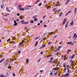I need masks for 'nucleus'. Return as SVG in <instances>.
<instances>
[{"label": "nucleus", "instance_id": "nucleus-1", "mask_svg": "<svg viewBox=\"0 0 77 77\" xmlns=\"http://www.w3.org/2000/svg\"><path fill=\"white\" fill-rule=\"evenodd\" d=\"M66 69H67V73H66L64 75H63V77H68V76H69V73H70V72H71V69H70V67H69V65H66V67L64 69V71H65L66 70Z\"/></svg>", "mask_w": 77, "mask_h": 77}, {"label": "nucleus", "instance_id": "nucleus-11", "mask_svg": "<svg viewBox=\"0 0 77 77\" xmlns=\"http://www.w3.org/2000/svg\"><path fill=\"white\" fill-rule=\"evenodd\" d=\"M62 14H63V13L62 12H61V13L59 15V16L60 17H62Z\"/></svg>", "mask_w": 77, "mask_h": 77}, {"label": "nucleus", "instance_id": "nucleus-54", "mask_svg": "<svg viewBox=\"0 0 77 77\" xmlns=\"http://www.w3.org/2000/svg\"><path fill=\"white\" fill-rule=\"evenodd\" d=\"M40 23H38L37 25L38 26H40Z\"/></svg>", "mask_w": 77, "mask_h": 77}, {"label": "nucleus", "instance_id": "nucleus-59", "mask_svg": "<svg viewBox=\"0 0 77 77\" xmlns=\"http://www.w3.org/2000/svg\"><path fill=\"white\" fill-rule=\"evenodd\" d=\"M57 4H59V3H60V2H57Z\"/></svg>", "mask_w": 77, "mask_h": 77}, {"label": "nucleus", "instance_id": "nucleus-50", "mask_svg": "<svg viewBox=\"0 0 77 77\" xmlns=\"http://www.w3.org/2000/svg\"><path fill=\"white\" fill-rule=\"evenodd\" d=\"M75 43V42H74L73 43H72L71 44V45H73L74 44V43Z\"/></svg>", "mask_w": 77, "mask_h": 77}, {"label": "nucleus", "instance_id": "nucleus-7", "mask_svg": "<svg viewBox=\"0 0 77 77\" xmlns=\"http://www.w3.org/2000/svg\"><path fill=\"white\" fill-rule=\"evenodd\" d=\"M44 47H45V45H43L42 46H41L39 49H41V48H44Z\"/></svg>", "mask_w": 77, "mask_h": 77}, {"label": "nucleus", "instance_id": "nucleus-9", "mask_svg": "<svg viewBox=\"0 0 77 77\" xmlns=\"http://www.w3.org/2000/svg\"><path fill=\"white\" fill-rule=\"evenodd\" d=\"M76 33H75L74 34V36L73 37V38H76L77 37V35H76Z\"/></svg>", "mask_w": 77, "mask_h": 77}, {"label": "nucleus", "instance_id": "nucleus-64", "mask_svg": "<svg viewBox=\"0 0 77 77\" xmlns=\"http://www.w3.org/2000/svg\"><path fill=\"white\" fill-rule=\"evenodd\" d=\"M14 23H16V21L15 20H14Z\"/></svg>", "mask_w": 77, "mask_h": 77}, {"label": "nucleus", "instance_id": "nucleus-3", "mask_svg": "<svg viewBox=\"0 0 77 77\" xmlns=\"http://www.w3.org/2000/svg\"><path fill=\"white\" fill-rule=\"evenodd\" d=\"M6 10L7 11V12H11V10H9V9H8V7H6Z\"/></svg>", "mask_w": 77, "mask_h": 77}, {"label": "nucleus", "instance_id": "nucleus-13", "mask_svg": "<svg viewBox=\"0 0 77 77\" xmlns=\"http://www.w3.org/2000/svg\"><path fill=\"white\" fill-rule=\"evenodd\" d=\"M4 4H3L2 5H1V9H3V7H4Z\"/></svg>", "mask_w": 77, "mask_h": 77}, {"label": "nucleus", "instance_id": "nucleus-61", "mask_svg": "<svg viewBox=\"0 0 77 77\" xmlns=\"http://www.w3.org/2000/svg\"><path fill=\"white\" fill-rule=\"evenodd\" d=\"M43 40H45V39H44V38H43L42 40H41V42H42V41H43Z\"/></svg>", "mask_w": 77, "mask_h": 77}, {"label": "nucleus", "instance_id": "nucleus-60", "mask_svg": "<svg viewBox=\"0 0 77 77\" xmlns=\"http://www.w3.org/2000/svg\"><path fill=\"white\" fill-rule=\"evenodd\" d=\"M75 56V54H73V55L72 56L74 57V56Z\"/></svg>", "mask_w": 77, "mask_h": 77}, {"label": "nucleus", "instance_id": "nucleus-34", "mask_svg": "<svg viewBox=\"0 0 77 77\" xmlns=\"http://www.w3.org/2000/svg\"><path fill=\"white\" fill-rule=\"evenodd\" d=\"M5 76L3 75L2 74L1 76H0V77H5Z\"/></svg>", "mask_w": 77, "mask_h": 77}, {"label": "nucleus", "instance_id": "nucleus-58", "mask_svg": "<svg viewBox=\"0 0 77 77\" xmlns=\"http://www.w3.org/2000/svg\"><path fill=\"white\" fill-rule=\"evenodd\" d=\"M38 38H39L38 37H36L35 38V39H38Z\"/></svg>", "mask_w": 77, "mask_h": 77}, {"label": "nucleus", "instance_id": "nucleus-33", "mask_svg": "<svg viewBox=\"0 0 77 77\" xmlns=\"http://www.w3.org/2000/svg\"><path fill=\"white\" fill-rule=\"evenodd\" d=\"M46 14L43 17V19H44V18H45V17H46Z\"/></svg>", "mask_w": 77, "mask_h": 77}, {"label": "nucleus", "instance_id": "nucleus-5", "mask_svg": "<svg viewBox=\"0 0 77 77\" xmlns=\"http://www.w3.org/2000/svg\"><path fill=\"white\" fill-rule=\"evenodd\" d=\"M54 75L55 77L57 76V71H56L54 73Z\"/></svg>", "mask_w": 77, "mask_h": 77}, {"label": "nucleus", "instance_id": "nucleus-37", "mask_svg": "<svg viewBox=\"0 0 77 77\" xmlns=\"http://www.w3.org/2000/svg\"><path fill=\"white\" fill-rule=\"evenodd\" d=\"M29 58H27L26 59V61L27 62H29Z\"/></svg>", "mask_w": 77, "mask_h": 77}, {"label": "nucleus", "instance_id": "nucleus-18", "mask_svg": "<svg viewBox=\"0 0 77 77\" xmlns=\"http://www.w3.org/2000/svg\"><path fill=\"white\" fill-rule=\"evenodd\" d=\"M38 42L37 41L35 44V46H37V45H38Z\"/></svg>", "mask_w": 77, "mask_h": 77}, {"label": "nucleus", "instance_id": "nucleus-16", "mask_svg": "<svg viewBox=\"0 0 77 77\" xmlns=\"http://www.w3.org/2000/svg\"><path fill=\"white\" fill-rule=\"evenodd\" d=\"M8 15H9V14L8 13L4 15V17H8Z\"/></svg>", "mask_w": 77, "mask_h": 77}, {"label": "nucleus", "instance_id": "nucleus-44", "mask_svg": "<svg viewBox=\"0 0 77 77\" xmlns=\"http://www.w3.org/2000/svg\"><path fill=\"white\" fill-rule=\"evenodd\" d=\"M24 21V20H23L20 22V23H23Z\"/></svg>", "mask_w": 77, "mask_h": 77}, {"label": "nucleus", "instance_id": "nucleus-6", "mask_svg": "<svg viewBox=\"0 0 77 77\" xmlns=\"http://www.w3.org/2000/svg\"><path fill=\"white\" fill-rule=\"evenodd\" d=\"M63 21V25H64V24H65V23H66V19H65Z\"/></svg>", "mask_w": 77, "mask_h": 77}, {"label": "nucleus", "instance_id": "nucleus-21", "mask_svg": "<svg viewBox=\"0 0 77 77\" xmlns=\"http://www.w3.org/2000/svg\"><path fill=\"white\" fill-rule=\"evenodd\" d=\"M28 23H29V22H24V23H22V24H28Z\"/></svg>", "mask_w": 77, "mask_h": 77}, {"label": "nucleus", "instance_id": "nucleus-36", "mask_svg": "<svg viewBox=\"0 0 77 77\" xmlns=\"http://www.w3.org/2000/svg\"><path fill=\"white\" fill-rule=\"evenodd\" d=\"M68 27V23L66 24V25L65 26V27H66H66Z\"/></svg>", "mask_w": 77, "mask_h": 77}, {"label": "nucleus", "instance_id": "nucleus-32", "mask_svg": "<svg viewBox=\"0 0 77 77\" xmlns=\"http://www.w3.org/2000/svg\"><path fill=\"white\" fill-rule=\"evenodd\" d=\"M76 11H77V8H75L74 10L75 13H76Z\"/></svg>", "mask_w": 77, "mask_h": 77}, {"label": "nucleus", "instance_id": "nucleus-31", "mask_svg": "<svg viewBox=\"0 0 77 77\" xmlns=\"http://www.w3.org/2000/svg\"><path fill=\"white\" fill-rule=\"evenodd\" d=\"M51 44V42H49L48 43V45H50V44Z\"/></svg>", "mask_w": 77, "mask_h": 77}, {"label": "nucleus", "instance_id": "nucleus-47", "mask_svg": "<svg viewBox=\"0 0 77 77\" xmlns=\"http://www.w3.org/2000/svg\"><path fill=\"white\" fill-rule=\"evenodd\" d=\"M58 4H56V5H55V6L56 7L57 6H58Z\"/></svg>", "mask_w": 77, "mask_h": 77}, {"label": "nucleus", "instance_id": "nucleus-24", "mask_svg": "<svg viewBox=\"0 0 77 77\" xmlns=\"http://www.w3.org/2000/svg\"><path fill=\"white\" fill-rule=\"evenodd\" d=\"M8 69H11V67L10 66H8Z\"/></svg>", "mask_w": 77, "mask_h": 77}, {"label": "nucleus", "instance_id": "nucleus-52", "mask_svg": "<svg viewBox=\"0 0 77 77\" xmlns=\"http://www.w3.org/2000/svg\"><path fill=\"white\" fill-rule=\"evenodd\" d=\"M71 11H69L68 12V14H69V13H71Z\"/></svg>", "mask_w": 77, "mask_h": 77}, {"label": "nucleus", "instance_id": "nucleus-10", "mask_svg": "<svg viewBox=\"0 0 77 77\" xmlns=\"http://www.w3.org/2000/svg\"><path fill=\"white\" fill-rule=\"evenodd\" d=\"M26 10H29V5L26 8Z\"/></svg>", "mask_w": 77, "mask_h": 77}, {"label": "nucleus", "instance_id": "nucleus-12", "mask_svg": "<svg viewBox=\"0 0 77 77\" xmlns=\"http://www.w3.org/2000/svg\"><path fill=\"white\" fill-rule=\"evenodd\" d=\"M5 58H4L2 60H0V63H2V62L5 60Z\"/></svg>", "mask_w": 77, "mask_h": 77}, {"label": "nucleus", "instance_id": "nucleus-51", "mask_svg": "<svg viewBox=\"0 0 77 77\" xmlns=\"http://www.w3.org/2000/svg\"><path fill=\"white\" fill-rule=\"evenodd\" d=\"M40 54L42 55V54H43V52L41 51L40 53Z\"/></svg>", "mask_w": 77, "mask_h": 77}, {"label": "nucleus", "instance_id": "nucleus-39", "mask_svg": "<svg viewBox=\"0 0 77 77\" xmlns=\"http://www.w3.org/2000/svg\"><path fill=\"white\" fill-rule=\"evenodd\" d=\"M41 58L39 59L38 60V62H40V60H41Z\"/></svg>", "mask_w": 77, "mask_h": 77}, {"label": "nucleus", "instance_id": "nucleus-20", "mask_svg": "<svg viewBox=\"0 0 77 77\" xmlns=\"http://www.w3.org/2000/svg\"><path fill=\"white\" fill-rule=\"evenodd\" d=\"M73 23H74V22L73 21H72V22L70 23V25L72 26Z\"/></svg>", "mask_w": 77, "mask_h": 77}, {"label": "nucleus", "instance_id": "nucleus-43", "mask_svg": "<svg viewBox=\"0 0 77 77\" xmlns=\"http://www.w3.org/2000/svg\"><path fill=\"white\" fill-rule=\"evenodd\" d=\"M71 51V50H68L67 51L68 52H70Z\"/></svg>", "mask_w": 77, "mask_h": 77}, {"label": "nucleus", "instance_id": "nucleus-62", "mask_svg": "<svg viewBox=\"0 0 77 77\" xmlns=\"http://www.w3.org/2000/svg\"><path fill=\"white\" fill-rule=\"evenodd\" d=\"M44 27H47V25H45L44 26Z\"/></svg>", "mask_w": 77, "mask_h": 77}, {"label": "nucleus", "instance_id": "nucleus-35", "mask_svg": "<svg viewBox=\"0 0 77 77\" xmlns=\"http://www.w3.org/2000/svg\"><path fill=\"white\" fill-rule=\"evenodd\" d=\"M24 18V16H21V19H23Z\"/></svg>", "mask_w": 77, "mask_h": 77}, {"label": "nucleus", "instance_id": "nucleus-53", "mask_svg": "<svg viewBox=\"0 0 77 77\" xmlns=\"http://www.w3.org/2000/svg\"><path fill=\"white\" fill-rule=\"evenodd\" d=\"M13 76H15V73H13Z\"/></svg>", "mask_w": 77, "mask_h": 77}, {"label": "nucleus", "instance_id": "nucleus-45", "mask_svg": "<svg viewBox=\"0 0 77 77\" xmlns=\"http://www.w3.org/2000/svg\"><path fill=\"white\" fill-rule=\"evenodd\" d=\"M73 57H74L72 56V57H70V58H71V59H73Z\"/></svg>", "mask_w": 77, "mask_h": 77}, {"label": "nucleus", "instance_id": "nucleus-46", "mask_svg": "<svg viewBox=\"0 0 77 77\" xmlns=\"http://www.w3.org/2000/svg\"><path fill=\"white\" fill-rule=\"evenodd\" d=\"M20 14L19 13L17 14V16H20Z\"/></svg>", "mask_w": 77, "mask_h": 77}, {"label": "nucleus", "instance_id": "nucleus-41", "mask_svg": "<svg viewBox=\"0 0 77 77\" xmlns=\"http://www.w3.org/2000/svg\"><path fill=\"white\" fill-rule=\"evenodd\" d=\"M42 5V3H40L38 5L39 6H41Z\"/></svg>", "mask_w": 77, "mask_h": 77}, {"label": "nucleus", "instance_id": "nucleus-30", "mask_svg": "<svg viewBox=\"0 0 77 77\" xmlns=\"http://www.w3.org/2000/svg\"><path fill=\"white\" fill-rule=\"evenodd\" d=\"M61 48V46H59V47L58 48V49L59 50H60Z\"/></svg>", "mask_w": 77, "mask_h": 77}, {"label": "nucleus", "instance_id": "nucleus-15", "mask_svg": "<svg viewBox=\"0 0 77 77\" xmlns=\"http://www.w3.org/2000/svg\"><path fill=\"white\" fill-rule=\"evenodd\" d=\"M66 64H65V63H63V67L64 68H65V66H66Z\"/></svg>", "mask_w": 77, "mask_h": 77}, {"label": "nucleus", "instance_id": "nucleus-22", "mask_svg": "<svg viewBox=\"0 0 77 77\" xmlns=\"http://www.w3.org/2000/svg\"><path fill=\"white\" fill-rule=\"evenodd\" d=\"M39 1H37L34 3V5H36V4H37L38 2H39Z\"/></svg>", "mask_w": 77, "mask_h": 77}, {"label": "nucleus", "instance_id": "nucleus-8", "mask_svg": "<svg viewBox=\"0 0 77 77\" xmlns=\"http://www.w3.org/2000/svg\"><path fill=\"white\" fill-rule=\"evenodd\" d=\"M64 57L65 58V59H67L68 58V57L67 55H66V56H64Z\"/></svg>", "mask_w": 77, "mask_h": 77}, {"label": "nucleus", "instance_id": "nucleus-27", "mask_svg": "<svg viewBox=\"0 0 77 77\" xmlns=\"http://www.w3.org/2000/svg\"><path fill=\"white\" fill-rule=\"evenodd\" d=\"M73 42H68L67 43V44H72V43Z\"/></svg>", "mask_w": 77, "mask_h": 77}, {"label": "nucleus", "instance_id": "nucleus-48", "mask_svg": "<svg viewBox=\"0 0 77 77\" xmlns=\"http://www.w3.org/2000/svg\"><path fill=\"white\" fill-rule=\"evenodd\" d=\"M9 40H10V38H9L8 39L7 41V42H9Z\"/></svg>", "mask_w": 77, "mask_h": 77}, {"label": "nucleus", "instance_id": "nucleus-17", "mask_svg": "<svg viewBox=\"0 0 77 77\" xmlns=\"http://www.w3.org/2000/svg\"><path fill=\"white\" fill-rule=\"evenodd\" d=\"M21 8V5H18V8L19 9H20Z\"/></svg>", "mask_w": 77, "mask_h": 77}, {"label": "nucleus", "instance_id": "nucleus-42", "mask_svg": "<svg viewBox=\"0 0 77 77\" xmlns=\"http://www.w3.org/2000/svg\"><path fill=\"white\" fill-rule=\"evenodd\" d=\"M50 75H53V73L51 72L50 73Z\"/></svg>", "mask_w": 77, "mask_h": 77}, {"label": "nucleus", "instance_id": "nucleus-38", "mask_svg": "<svg viewBox=\"0 0 77 77\" xmlns=\"http://www.w3.org/2000/svg\"><path fill=\"white\" fill-rule=\"evenodd\" d=\"M17 23H14V26H17Z\"/></svg>", "mask_w": 77, "mask_h": 77}, {"label": "nucleus", "instance_id": "nucleus-63", "mask_svg": "<svg viewBox=\"0 0 77 77\" xmlns=\"http://www.w3.org/2000/svg\"><path fill=\"white\" fill-rule=\"evenodd\" d=\"M42 22H43V21H42V20H41V21H40V23H42Z\"/></svg>", "mask_w": 77, "mask_h": 77}, {"label": "nucleus", "instance_id": "nucleus-25", "mask_svg": "<svg viewBox=\"0 0 77 77\" xmlns=\"http://www.w3.org/2000/svg\"><path fill=\"white\" fill-rule=\"evenodd\" d=\"M70 62H71V63H72V62H73V61H72V60H71L70 61Z\"/></svg>", "mask_w": 77, "mask_h": 77}, {"label": "nucleus", "instance_id": "nucleus-4", "mask_svg": "<svg viewBox=\"0 0 77 77\" xmlns=\"http://www.w3.org/2000/svg\"><path fill=\"white\" fill-rule=\"evenodd\" d=\"M6 10L7 11V12H11V10H9V9H8V7H6Z\"/></svg>", "mask_w": 77, "mask_h": 77}, {"label": "nucleus", "instance_id": "nucleus-55", "mask_svg": "<svg viewBox=\"0 0 77 77\" xmlns=\"http://www.w3.org/2000/svg\"><path fill=\"white\" fill-rule=\"evenodd\" d=\"M59 49H58V48H57V49L56 51H59Z\"/></svg>", "mask_w": 77, "mask_h": 77}, {"label": "nucleus", "instance_id": "nucleus-29", "mask_svg": "<svg viewBox=\"0 0 77 77\" xmlns=\"http://www.w3.org/2000/svg\"><path fill=\"white\" fill-rule=\"evenodd\" d=\"M68 2H69L67 1L65 3V5H67L68 3Z\"/></svg>", "mask_w": 77, "mask_h": 77}, {"label": "nucleus", "instance_id": "nucleus-23", "mask_svg": "<svg viewBox=\"0 0 77 77\" xmlns=\"http://www.w3.org/2000/svg\"><path fill=\"white\" fill-rule=\"evenodd\" d=\"M19 10L20 11H24V8H20V9Z\"/></svg>", "mask_w": 77, "mask_h": 77}, {"label": "nucleus", "instance_id": "nucleus-19", "mask_svg": "<svg viewBox=\"0 0 77 77\" xmlns=\"http://www.w3.org/2000/svg\"><path fill=\"white\" fill-rule=\"evenodd\" d=\"M33 23H34V21H33V20H31V21H30V23H31V24Z\"/></svg>", "mask_w": 77, "mask_h": 77}, {"label": "nucleus", "instance_id": "nucleus-40", "mask_svg": "<svg viewBox=\"0 0 77 77\" xmlns=\"http://www.w3.org/2000/svg\"><path fill=\"white\" fill-rule=\"evenodd\" d=\"M13 42H14L13 41L10 42V43H11V44H14V43Z\"/></svg>", "mask_w": 77, "mask_h": 77}, {"label": "nucleus", "instance_id": "nucleus-56", "mask_svg": "<svg viewBox=\"0 0 77 77\" xmlns=\"http://www.w3.org/2000/svg\"><path fill=\"white\" fill-rule=\"evenodd\" d=\"M55 10H56V8H54L53 9V11H55Z\"/></svg>", "mask_w": 77, "mask_h": 77}, {"label": "nucleus", "instance_id": "nucleus-28", "mask_svg": "<svg viewBox=\"0 0 77 77\" xmlns=\"http://www.w3.org/2000/svg\"><path fill=\"white\" fill-rule=\"evenodd\" d=\"M34 20L35 21H38V19L35 18L34 19Z\"/></svg>", "mask_w": 77, "mask_h": 77}, {"label": "nucleus", "instance_id": "nucleus-26", "mask_svg": "<svg viewBox=\"0 0 77 77\" xmlns=\"http://www.w3.org/2000/svg\"><path fill=\"white\" fill-rule=\"evenodd\" d=\"M53 59H54V58H53V57H51V60H50V61H49V62H51V60H53Z\"/></svg>", "mask_w": 77, "mask_h": 77}, {"label": "nucleus", "instance_id": "nucleus-57", "mask_svg": "<svg viewBox=\"0 0 77 77\" xmlns=\"http://www.w3.org/2000/svg\"><path fill=\"white\" fill-rule=\"evenodd\" d=\"M53 33V32H50L49 33V34H50V35H52Z\"/></svg>", "mask_w": 77, "mask_h": 77}, {"label": "nucleus", "instance_id": "nucleus-49", "mask_svg": "<svg viewBox=\"0 0 77 77\" xmlns=\"http://www.w3.org/2000/svg\"><path fill=\"white\" fill-rule=\"evenodd\" d=\"M21 53V51H19L18 52V54H20V53Z\"/></svg>", "mask_w": 77, "mask_h": 77}, {"label": "nucleus", "instance_id": "nucleus-2", "mask_svg": "<svg viewBox=\"0 0 77 77\" xmlns=\"http://www.w3.org/2000/svg\"><path fill=\"white\" fill-rule=\"evenodd\" d=\"M25 29H26V30H27V32H28V31L29 30V26H26Z\"/></svg>", "mask_w": 77, "mask_h": 77}, {"label": "nucleus", "instance_id": "nucleus-14", "mask_svg": "<svg viewBox=\"0 0 77 77\" xmlns=\"http://www.w3.org/2000/svg\"><path fill=\"white\" fill-rule=\"evenodd\" d=\"M24 42V41H22V42L21 43H20L19 45H23V44Z\"/></svg>", "mask_w": 77, "mask_h": 77}]
</instances>
